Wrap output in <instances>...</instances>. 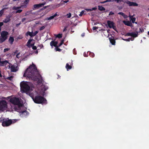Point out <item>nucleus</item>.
Wrapping results in <instances>:
<instances>
[{"label":"nucleus","instance_id":"obj_60","mask_svg":"<svg viewBox=\"0 0 149 149\" xmlns=\"http://www.w3.org/2000/svg\"><path fill=\"white\" fill-rule=\"evenodd\" d=\"M11 77H8V79L10 80H11Z\"/></svg>","mask_w":149,"mask_h":149},{"label":"nucleus","instance_id":"obj_40","mask_svg":"<svg viewBox=\"0 0 149 149\" xmlns=\"http://www.w3.org/2000/svg\"><path fill=\"white\" fill-rule=\"evenodd\" d=\"M10 49V48H7L4 49L3 50L4 52H6V51L9 50Z\"/></svg>","mask_w":149,"mask_h":149},{"label":"nucleus","instance_id":"obj_8","mask_svg":"<svg viewBox=\"0 0 149 149\" xmlns=\"http://www.w3.org/2000/svg\"><path fill=\"white\" fill-rule=\"evenodd\" d=\"M13 123L14 121L11 120L5 119L3 120L2 122V125L3 127H7Z\"/></svg>","mask_w":149,"mask_h":149},{"label":"nucleus","instance_id":"obj_47","mask_svg":"<svg viewBox=\"0 0 149 149\" xmlns=\"http://www.w3.org/2000/svg\"><path fill=\"white\" fill-rule=\"evenodd\" d=\"M3 25V22H0V27H1V26H2Z\"/></svg>","mask_w":149,"mask_h":149},{"label":"nucleus","instance_id":"obj_31","mask_svg":"<svg viewBox=\"0 0 149 149\" xmlns=\"http://www.w3.org/2000/svg\"><path fill=\"white\" fill-rule=\"evenodd\" d=\"M59 47L58 46H57L56 47H55L56 49V51L60 52H61V51L62 50L61 49H60V48H58Z\"/></svg>","mask_w":149,"mask_h":149},{"label":"nucleus","instance_id":"obj_57","mask_svg":"<svg viewBox=\"0 0 149 149\" xmlns=\"http://www.w3.org/2000/svg\"><path fill=\"white\" fill-rule=\"evenodd\" d=\"M38 50H36L35 52V53L36 54H38Z\"/></svg>","mask_w":149,"mask_h":149},{"label":"nucleus","instance_id":"obj_51","mask_svg":"<svg viewBox=\"0 0 149 149\" xmlns=\"http://www.w3.org/2000/svg\"><path fill=\"white\" fill-rule=\"evenodd\" d=\"M97 28L96 26H94L93 27V30H95L97 29Z\"/></svg>","mask_w":149,"mask_h":149},{"label":"nucleus","instance_id":"obj_19","mask_svg":"<svg viewBox=\"0 0 149 149\" xmlns=\"http://www.w3.org/2000/svg\"><path fill=\"white\" fill-rule=\"evenodd\" d=\"M58 42L57 41H52L50 43V45L51 46H54L55 47H56Z\"/></svg>","mask_w":149,"mask_h":149},{"label":"nucleus","instance_id":"obj_59","mask_svg":"<svg viewBox=\"0 0 149 149\" xmlns=\"http://www.w3.org/2000/svg\"><path fill=\"white\" fill-rule=\"evenodd\" d=\"M85 35V33H82L81 35V36L82 37H83Z\"/></svg>","mask_w":149,"mask_h":149},{"label":"nucleus","instance_id":"obj_55","mask_svg":"<svg viewBox=\"0 0 149 149\" xmlns=\"http://www.w3.org/2000/svg\"><path fill=\"white\" fill-rule=\"evenodd\" d=\"M86 10L87 11H91V9H86Z\"/></svg>","mask_w":149,"mask_h":149},{"label":"nucleus","instance_id":"obj_16","mask_svg":"<svg viewBox=\"0 0 149 149\" xmlns=\"http://www.w3.org/2000/svg\"><path fill=\"white\" fill-rule=\"evenodd\" d=\"M8 63L9 64H11V63H9V61L7 60L1 61L0 64V66H6Z\"/></svg>","mask_w":149,"mask_h":149},{"label":"nucleus","instance_id":"obj_21","mask_svg":"<svg viewBox=\"0 0 149 149\" xmlns=\"http://www.w3.org/2000/svg\"><path fill=\"white\" fill-rule=\"evenodd\" d=\"M110 42L113 45H115L116 41L115 40L114 38H109Z\"/></svg>","mask_w":149,"mask_h":149},{"label":"nucleus","instance_id":"obj_20","mask_svg":"<svg viewBox=\"0 0 149 149\" xmlns=\"http://www.w3.org/2000/svg\"><path fill=\"white\" fill-rule=\"evenodd\" d=\"M57 15V13H56L54 15L51 16L49 17L46 18L45 19L47 20H50L53 19L55 17H56Z\"/></svg>","mask_w":149,"mask_h":149},{"label":"nucleus","instance_id":"obj_25","mask_svg":"<svg viewBox=\"0 0 149 149\" xmlns=\"http://www.w3.org/2000/svg\"><path fill=\"white\" fill-rule=\"evenodd\" d=\"M65 68L67 69V70L68 71L69 70L71 69L72 67L71 65H69L68 63H67L66 64Z\"/></svg>","mask_w":149,"mask_h":149},{"label":"nucleus","instance_id":"obj_35","mask_svg":"<svg viewBox=\"0 0 149 149\" xmlns=\"http://www.w3.org/2000/svg\"><path fill=\"white\" fill-rule=\"evenodd\" d=\"M134 40V38H129L128 39H126V41H130V40L131 41H133Z\"/></svg>","mask_w":149,"mask_h":149},{"label":"nucleus","instance_id":"obj_64","mask_svg":"<svg viewBox=\"0 0 149 149\" xmlns=\"http://www.w3.org/2000/svg\"><path fill=\"white\" fill-rule=\"evenodd\" d=\"M148 34L149 36V31L148 32Z\"/></svg>","mask_w":149,"mask_h":149},{"label":"nucleus","instance_id":"obj_36","mask_svg":"<svg viewBox=\"0 0 149 149\" xmlns=\"http://www.w3.org/2000/svg\"><path fill=\"white\" fill-rule=\"evenodd\" d=\"M85 12V10H82L81 12L80 13V14L79 15L80 16H81L83 15V14Z\"/></svg>","mask_w":149,"mask_h":149},{"label":"nucleus","instance_id":"obj_23","mask_svg":"<svg viewBox=\"0 0 149 149\" xmlns=\"http://www.w3.org/2000/svg\"><path fill=\"white\" fill-rule=\"evenodd\" d=\"M14 41V39L12 37L10 36L8 40V42L9 43L11 44L12 45Z\"/></svg>","mask_w":149,"mask_h":149},{"label":"nucleus","instance_id":"obj_48","mask_svg":"<svg viewBox=\"0 0 149 149\" xmlns=\"http://www.w3.org/2000/svg\"><path fill=\"white\" fill-rule=\"evenodd\" d=\"M34 44H35L34 43H33V44H30V47H32L33 46H34Z\"/></svg>","mask_w":149,"mask_h":149},{"label":"nucleus","instance_id":"obj_17","mask_svg":"<svg viewBox=\"0 0 149 149\" xmlns=\"http://www.w3.org/2000/svg\"><path fill=\"white\" fill-rule=\"evenodd\" d=\"M123 23L125 25L130 26L132 28L133 26L132 24V23L129 21H123Z\"/></svg>","mask_w":149,"mask_h":149},{"label":"nucleus","instance_id":"obj_52","mask_svg":"<svg viewBox=\"0 0 149 149\" xmlns=\"http://www.w3.org/2000/svg\"><path fill=\"white\" fill-rule=\"evenodd\" d=\"M67 27H65L64 29H63V32H64V31H66L67 30Z\"/></svg>","mask_w":149,"mask_h":149},{"label":"nucleus","instance_id":"obj_49","mask_svg":"<svg viewBox=\"0 0 149 149\" xmlns=\"http://www.w3.org/2000/svg\"><path fill=\"white\" fill-rule=\"evenodd\" d=\"M49 7V6H44L43 7V8H42L41 9L43 10L44 9H45V8H47V7Z\"/></svg>","mask_w":149,"mask_h":149},{"label":"nucleus","instance_id":"obj_4","mask_svg":"<svg viewBox=\"0 0 149 149\" xmlns=\"http://www.w3.org/2000/svg\"><path fill=\"white\" fill-rule=\"evenodd\" d=\"M8 33L6 31H3L1 33L0 36V43H2L5 41L7 38Z\"/></svg>","mask_w":149,"mask_h":149},{"label":"nucleus","instance_id":"obj_3","mask_svg":"<svg viewBox=\"0 0 149 149\" xmlns=\"http://www.w3.org/2000/svg\"><path fill=\"white\" fill-rule=\"evenodd\" d=\"M30 96L34 102L37 104H46L47 100L43 97L37 95L34 97L32 93L30 94Z\"/></svg>","mask_w":149,"mask_h":149},{"label":"nucleus","instance_id":"obj_27","mask_svg":"<svg viewBox=\"0 0 149 149\" xmlns=\"http://www.w3.org/2000/svg\"><path fill=\"white\" fill-rule=\"evenodd\" d=\"M33 40V39H29V40L28 41L27 43V45H26V46L28 47H30V44H31V41L32 40Z\"/></svg>","mask_w":149,"mask_h":149},{"label":"nucleus","instance_id":"obj_14","mask_svg":"<svg viewBox=\"0 0 149 149\" xmlns=\"http://www.w3.org/2000/svg\"><path fill=\"white\" fill-rule=\"evenodd\" d=\"M38 31H35L34 33L33 32H31L29 31H28L27 32L26 34H27L29 35L31 37H32L35 36L38 33Z\"/></svg>","mask_w":149,"mask_h":149},{"label":"nucleus","instance_id":"obj_44","mask_svg":"<svg viewBox=\"0 0 149 149\" xmlns=\"http://www.w3.org/2000/svg\"><path fill=\"white\" fill-rule=\"evenodd\" d=\"M32 49L33 50H36L37 49V47H36V46H33V47H32Z\"/></svg>","mask_w":149,"mask_h":149},{"label":"nucleus","instance_id":"obj_58","mask_svg":"<svg viewBox=\"0 0 149 149\" xmlns=\"http://www.w3.org/2000/svg\"><path fill=\"white\" fill-rule=\"evenodd\" d=\"M106 2H110L111 1V0H106Z\"/></svg>","mask_w":149,"mask_h":149},{"label":"nucleus","instance_id":"obj_10","mask_svg":"<svg viewBox=\"0 0 149 149\" xmlns=\"http://www.w3.org/2000/svg\"><path fill=\"white\" fill-rule=\"evenodd\" d=\"M30 0H25L24 1H22L21 5V7H22V8H26L29 4V2Z\"/></svg>","mask_w":149,"mask_h":149},{"label":"nucleus","instance_id":"obj_30","mask_svg":"<svg viewBox=\"0 0 149 149\" xmlns=\"http://www.w3.org/2000/svg\"><path fill=\"white\" fill-rule=\"evenodd\" d=\"M21 8H22V7H21V5L20 6H18V7H16L14 6L13 8V10H17Z\"/></svg>","mask_w":149,"mask_h":149},{"label":"nucleus","instance_id":"obj_32","mask_svg":"<svg viewBox=\"0 0 149 149\" xmlns=\"http://www.w3.org/2000/svg\"><path fill=\"white\" fill-rule=\"evenodd\" d=\"M144 29L142 28H141L139 29V31L138 32L139 33H142L144 32Z\"/></svg>","mask_w":149,"mask_h":149},{"label":"nucleus","instance_id":"obj_41","mask_svg":"<svg viewBox=\"0 0 149 149\" xmlns=\"http://www.w3.org/2000/svg\"><path fill=\"white\" fill-rule=\"evenodd\" d=\"M3 13V12L2 10H1L0 11V17H1L2 16Z\"/></svg>","mask_w":149,"mask_h":149},{"label":"nucleus","instance_id":"obj_6","mask_svg":"<svg viewBox=\"0 0 149 149\" xmlns=\"http://www.w3.org/2000/svg\"><path fill=\"white\" fill-rule=\"evenodd\" d=\"M7 108V102L5 100L0 101V110L3 111Z\"/></svg>","mask_w":149,"mask_h":149},{"label":"nucleus","instance_id":"obj_12","mask_svg":"<svg viewBox=\"0 0 149 149\" xmlns=\"http://www.w3.org/2000/svg\"><path fill=\"white\" fill-rule=\"evenodd\" d=\"M107 23L108 25V26L110 28H113L114 30H116V27L114 25V23L111 21L108 20L107 21Z\"/></svg>","mask_w":149,"mask_h":149},{"label":"nucleus","instance_id":"obj_18","mask_svg":"<svg viewBox=\"0 0 149 149\" xmlns=\"http://www.w3.org/2000/svg\"><path fill=\"white\" fill-rule=\"evenodd\" d=\"M41 90L43 91V93H45V91L48 89V87L45 84H43L42 86L41 87Z\"/></svg>","mask_w":149,"mask_h":149},{"label":"nucleus","instance_id":"obj_37","mask_svg":"<svg viewBox=\"0 0 149 149\" xmlns=\"http://www.w3.org/2000/svg\"><path fill=\"white\" fill-rule=\"evenodd\" d=\"M22 11V9H19L17 10V11L16 12V13H21Z\"/></svg>","mask_w":149,"mask_h":149},{"label":"nucleus","instance_id":"obj_34","mask_svg":"<svg viewBox=\"0 0 149 149\" xmlns=\"http://www.w3.org/2000/svg\"><path fill=\"white\" fill-rule=\"evenodd\" d=\"M62 37V34H58L56 36V37H57L59 38H61Z\"/></svg>","mask_w":149,"mask_h":149},{"label":"nucleus","instance_id":"obj_24","mask_svg":"<svg viewBox=\"0 0 149 149\" xmlns=\"http://www.w3.org/2000/svg\"><path fill=\"white\" fill-rule=\"evenodd\" d=\"M10 20V17H7L3 21V22L5 23H7L9 22Z\"/></svg>","mask_w":149,"mask_h":149},{"label":"nucleus","instance_id":"obj_13","mask_svg":"<svg viewBox=\"0 0 149 149\" xmlns=\"http://www.w3.org/2000/svg\"><path fill=\"white\" fill-rule=\"evenodd\" d=\"M21 108L19 109L20 111H17L20 113L21 116L22 117L26 116L29 114V112L27 111L26 110H22Z\"/></svg>","mask_w":149,"mask_h":149},{"label":"nucleus","instance_id":"obj_33","mask_svg":"<svg viewBox=\"0 0 149 149\" xmlns=\"http://www.w3.org/2000/svg\"><path fill=\"white\" fill-rule=\"evenodd\" d=\"M68 1H69L68 0H65V1L64 0H62L61 1V2H62V5H63V4H64L65 3H67Z\"/></svg>","mask_w":149,"mask_h":149},{"label":"nucleus","instance_id":"obj_50","mask_svg":"<svg viewBox=\"0 0 149 149\" xmlns=\"http://www.w3.org/2000/svg\"><path fill=\"white\" fill-rule=\"evenodd\" d=\"M123 16V17L125 19L127 17V15H125V14H124V15Z\"/></svg>","mask_w":149,"mask_h":149},{"label":"nucleus","instance_id":"obj_46","mask_svg":"<svg viewBox=\"0 0 149 149\" xmlns=\"http://www.w3.org/2000/svg\"><path fill=\"white\" fill-rule=\"evenodd\" d=\"M45 27L44 26H42L40 28V30H43V29H45Z\"/></svg>","mask_w":149,"mask_h":149},{"label":"nucleus","instance_id":"obj_63","mask_svg":"<svg viewBox=\"0 0 149 149\" xmlns=\"http://www.w3.org/2000/svg\"><path fill=\"white\" fill-rule=\"evenodd\" d=\"M58 77L59 78H60V77H61V76H60L59 75H58Z\"/></svg>","mask_w":149,"mask_h":149},{"label":"nucleus","instance_id":"obj_56","mask_svg":"<svg viewBox=\"0 0 149 149\" xmlns=\"http://www.w3.org/2000/svg\"><path fill=\"white\" fill-rule=\"evenodd\" d=\"M106 1H104L101 2V3H102V4H103V3H106Z\"/></svg>","mask_w":149,"mask_h":149},{"label":"nucleus","instance_id":"obj_28","mask_svg":"<svg viewBox=\"0 0 149 149\" xmlns=\"http://www.w3.org/2000/svg\"><path fill=\"white\" fill-rule=\"evenodd\" d=\"M98 9L100 11H104L105 10V9L104 7L102 6H98Z\"/></svg>","mask_w":149,"mask_h":149},{"label":"nucleus","instance_id":"obj_53","mask_svg":"<svg viewBox=\"0 0 149 149\" xmlns=\"http://www.w3.org/2000/svg\"><path fill=\"white\" fill-rule=\"evenodd\" d=\"M26 19L25 18H23L22 19V21L23 22H24Z\"/></svg>","mask_w":149,"mask_h":149},{"label":"nucleus","instance_id":"obj_43","mask_svg":"<svg viewBox=\"0 0 149 149\" xmlns=\"http://www.w3.org/2000/svg\"><path fill=\"white\" fill-rule=\"evenodd\" d=\"M118 14L119 15H121L122 16H123V15H124V14L123 13V12H120L118 13Z\"/></svg>","mask_w":149,"mask_h":149},{"label":"nucleus","instance_id":"obj_42","mask_svg":"<svg viewBox=\"0 0 149 149\" xmlns=\"http://www.w3.org/2000/svg\"><path fill=\"white\" fill-rule=\"evenodd\" d=\"M114 14V13L112 11H110L109 14V15H111Z\"/></svg>","mask_w":149,"mask_h":149},{"label":"nucleus","instance_id":"obj_38","mask_svg":"<svg viewBox=\"0 0 149 149\" xmlns=\"http://www.w3.org/2000/svg\"><path fill=\"white\" fill-rule=\"evenodd\" d=\"M67 17L68 18H70L71 16V14L70 13H69L68 14H67Z\"/></svg>","mask_w":149,"mask_h":149},{"label":"nucleus","instance_id":"obj_22","mask_svg":"<svg viewBox=\"0 0 149 149\" xmlns=\"http://www.w3.org/2000/svg\"><path fill=\"white\" fill-rule=\"evenodd\" d=\"M129 17L132 23H135L136 24L137 23V22H135L136 20V18L135 17H133V16H130Z\"/></svg>","mask_w":149,"mask_h":149},{"label":"nucleus","instance_id":"obj_5","mask_svg":"<svg viewBox=\"0 0 149 149\" xmlns=\"http://www.w3.org/2000/svg\"><path fill=\"white\" fill-rule=\"evenodd\" d=\"M20 86L22 91L24 93L27 92L30 90V86L26 83H23L21 84Z\"/></svg>","mask_w":149,"mask_h":149},{"label":"nucleus","instance_id":"obj_54","mask_svg":"<svg viewBox=\"0 0 149 149\" xmlns=\"http://www.w3.org/2000/svg\"><path fill=\"white\" fill-rule=\"evenodd\" d=\"M96 8H91L92 11L93 10H95L96 9Z\"/></svg>","mask_w":149,"mask_h":149},{"label":"nucleus","instance_id":"obj_9","mask_svg":"<svg viewBox=\"0 0 149 149\" xmlns=\"http://www.w3.org/2000/svg\"><path fill=\"white\" fill-rule=\"evenodd\" d=\"M11 65V67L10 65H8L9 68H10L11 71V72H15L17 71L18 69L17 66L15 65L9 64Z\"/></svg>","mask_w":149,"mask_h":149},{"label":"nucleus","instance_id":"obj_7","mask_svg":"<svg viewBox=\"0 0 149 149\" xmlns=\"http://www.w3.org/2000/svg\"><path fill=\"white\" fill-rule=\"evenodd\" d=\"M137 28L134 30L135 32L127 33L126 34L125 36H131L134 39V38L137 37L138 36V32L137 31Z\"/></svg>","mask_w":149,"mask_h":149},{"label":"nucleus","instance_id":"obj_11","mask_svg":"<svg viewBox=\"0 0 149 149\" xmlns=\"http://www.w3.org/2000/svg\"><path fill=\"white\" fill-rule=\"evenodd\" d=\"M46 3L45 2H44L42 3L39 4H34L33 6L32 9L33 10L38 9L40 7L44 6Z\"/></svg>","mask_w":149,"mask_h":149},{"label":"nucleus","instance_id":"obj_45","mask_svg":"<svg viewBox=\"0 0 149 149\" xmlns=\"http://www.w3.org/2000/svg\"><path fill=\"white\" fill-rule=\"evenodd\" d=\"M19 55H20V53H19L18 54H17L16 55V57L18 58H19Z\"/></svg>","mask_w":149,"mask_h":149},{"label":"nucleus","instance_id":"obj_26","mask_svg":"<svg viewBox=\"0 0 149 149\" xmlns=\"http://www.w3.org/2000/svg\"><path fill=\"white\" fill-rule=\"evenodd\" d=\"M87 54H89L90 56L92 57H94L95 56V54L93 52H88L87 53Z\"/></svg>","mask_w":149,"mask_h":149},{"label":"nucleus","instance_id":"obj_1","mask_svg":"<svg viewBox=\"0 0 149 149\" xmlns=\"http://www.w3.org/2000/svg\"><path fill=\"white\" fill-rule=\"evenodd\" d=\"M23 77H26L27 79L29 78L30 80L36 81L38 84L43 83V81L41 75L38 71L36 65L33 63L26 69Z\"/></svg>","mask_w":149,"mask_h":149},{"label":"nucleus","instance_id":"obj_2","mask_svg":"<svg viewBox=\"0 0 149 149\" xmlns=\"http://www.w3.org/2000/svg\"><path fill=\"white\" fill-rule=\"evenodd\" d=\"M10 101L13 104L17 106V107L15 106L14 107L15 110L17 111H20L19 109L22 107L23 104L21 103L18 97H14L10 99Z\"/></svg>","mask_w":149,"mask_h":149},{"label":"nucleus","instance_id":"obj_39","mask_svg":"<svg viewBox=\"0 0 149 149\" xmlns=\"http://www.w3.org/2000/svg\"><path fill=\"white\" fill-rule=\"evenodd\" d=\"M64 40H61V42L58 45V46L59 47H60L63 43Z\"/></svg>","mask_w":149,"mask_h":149},{"label":"nucleus","instance_id":"obj_15","mask_svg":"<svg viewBox=\"0 0 149 149\" xmlns=\"http://www.w3.org/2000/svg\"><path fill=\"white\" fill-rule=\"evenodd\" d=\"M126 3L128 4L130 6H138V4L135 2H132L129 1H128L126 2Z\"/></svg>","mask_w":149,"mask_h":149},{"label":"nucleus","instance_id":"obj_29","mask_svg":"<svg viewBox=\"0 0 149 149\" xmlns=\"http://www.w3.org/2000/svg\"><path fill=\"white\" fill-rule=\"evenodd\" d=\"M62 2H61L60 3H58V4H57L55 5L54 6V7L55 8H57L59 7H60L61 6L63 5H62Z\"/></svg>","mask_w":149,"mask_h":149},{"label":"nucleus","instance_id":"obj_61","mask_svg":"<svg viewBox=\"0 0 149 149\" xmlns=\"http://www.w3.org/2000/svg\"><path fill=\"white\" fill-rule=\"evenodd\" d=\"M17 50L15 52H14V54H16L17 53Z\"/></svg>","mask_w":149,"mask_h":149},{"label":"nucleus","instance_id":"obj_62","mask_svg":"<svg viewBox=\"0 0 149 149\" xmlns=\"http://www.w3.org/2000/svg\"><path fill=\"white\" fill-rule=\"evenodd\" d=\"M123 39L124 40L126 41V39Z\"/></svg>","mask_w":149,"mask_h":149}]
</instances>
